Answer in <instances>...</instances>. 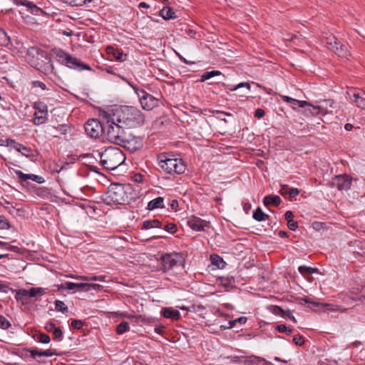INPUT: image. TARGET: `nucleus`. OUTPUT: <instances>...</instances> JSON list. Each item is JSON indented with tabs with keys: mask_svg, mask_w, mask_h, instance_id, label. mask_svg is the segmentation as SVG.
<instances>
[{
	"mask_svg": "<svg viewBox=\"0 0 365 365\" xmlns=\"http://www.w3.org/2000/svg\"><path fill=\"white\" fill-rule=\"evenodd\" d=\"M182 255L178 253L165 254L161 257L163 270L166 272L182 263Z\"/></svg>",
	"mask_w": 365,
	"mask_h": 365,
	"instance_id": "9d476101",
	"label": "nucleus"
},
{
	"mask_svg": "<svg viewBox=\"0 0 365 365\" xmlns=\"http://www.w3.org/2000/svg\"><path fill=\"white\" fill-rule=\"evenodd\" d=\"M298 271L302 274H312V273H317L318 272V269L303 265V266H299L298 267Z\"/></svg>",
	"mask_w": 365,
	"mask_h": 365,
	"instance_id": "72a5a7b5",
	"label": "nucleus"
},
{
	"mask_svg": "<svg viewBox=\"0 0 365 365\" xmlns=\"http://www.w3.org/2000/svg\"><path fill=\"white\" fill-rule=\"evenodd\" d=\"M11 227L9 221L3 215H0V229L9 230Z\"/></svg>",
	"mask_w": 365,
	"mask_h": 365,
	"instance_id": "58836bf2",
	"label": "nucleus"
},
{
	"mask_svg": "<svg viewBox=\"0 0 365 365\" xmlns=\"http://www.w3.org/2000/svg\"><path fill=\"white\" fill-rule=\"evenodd\" d=\"M32 349L24 348L19 349L16 354L21 359L26 360L29 358H31Z\"/></svg>",
	"mask_w": 365,
	"mask_h": 365,
	"instance_id": "2f4dec72",
	"label": "nucleus"
},
{
	"mask_svg": "<svg viewBox=\"0 0 365 365\" xmlns=\"http://www.w3.org/2000/svg\"><path fill=\"white\" fill-rule=\"evenodd\" d=\"M27 10L34 15H38L41 11V9L37 6L34 2L28 0L25 6Z\"/></svg>",
	"mask_w": 365,
	"mask_h": 365,
	"instance_id": "c85d7f7f",
	"label": "nucleus"
},
{
	"mask_svg": "<svg viewBox=\"0 0 365 365\" xmlns=\"http://www.w3.org/2000/svg\"><path fill=\"white\" fill-rule=\"evenodd\" d=\"M284 217L287 222H289V220H293L294 214L292 211L288 210L285 212Z\"/></svg>",
	"mask_w": 365,
	"mask_h": 365,
	"instance_id": "338daca9",
	"label": "nucleus"
},
{
	"mask_svg": "<svg viewBox=\"0 0 365 365\" xmlns=\"http://www.w3.org/2000/svg\"><path fill=\"white\" fill-rule=\"evenodd\" d=\"M276 329L279 332H286L287 335H289L292 332V329L287 327L284 324H279L277 326Z\"/></svg>",
	"mask_w": 365,
	"mask_h": 365,
	"instance_id": "09e8293b",
	"label": "nucleus"
},
{
	"mask_svg": "<svg viewBox=\"0 0 365 365\" xmlns=\"http://www.w3.org/2000/svg\"><path fill=\"white\" fill-rule=\"evenodd\" d=\"M14 148L26 157L34 156L33 150L30 148H28L22 144L16 143V145H14Z\"/></svg>",
	"mask_w": 365,
	"mask_h": 365,
	"instance_id": "b1692460",
	"label": "nucleus"
},
{
	"mask_svg": "<svg viewBox=\"0 0 365 365\" xmlns=\"http://www.w3.org/2000/svg\"><path fill=\"white\" fill-rule=\"evenodd\" d=\"M279 193L283 196L289 195V186L287 185H282L279 190Z\"/></svg>",
	"mask_w": 365,
	"mask_h": 365,
	"instance_id": "4d7b16f0",
	"label": "nucleus"
},
{
	"mask_svg": "<svg viewBox=\"0 0 365 365\" xmlns=\"http://www.w3.org/2000/svg\"><path fill=\"white\" fill-rule=\"evenodd\" d=\"M66 3L74 6H81L86 4L88 2H91V0H65Z\"/></svg>",
	"mask_w": 365,
	"mask_h": 365,
	"instance_id": "a19ab883",
	"label": "nucleus"
},
{
	"mask_svg": "<svg viewBox=\"0 0 365 365\" xmlns=\"http://www.w3.org/2000/svg\"><path fill=\"white\" fill-rule=\"evenodd\" d=\"M160 167L168 174H182L185 171L186 165L181 158H160Z\"/></svg>",
	"mask_w": 365,
	"mask_h": 365,
	"instance_id": "423d86ee",
	"label": "nucleus"
},
{
	"mask_svg": "<svg viewBox=\"0 0 365 365\" xmlns=\"http://www.w3.org/2000/svg\"><path fill=\"white\" fill-rule=\"evenodd\" d=\"M15 173L19 178L21 182H25L27 180H31L38 184L44 182V178L41 176L34 174H25L21 170H15Z\"/></svg>",
	"mask_w": 365,
	"mask_h": 365,
	"instance_id": "2eb2a0df",
	"label": "nucleus"
},
{
	"mask_svg": "<svg viewBox=\"0 0 365 365\" xmlns=\"http://www.w3.org/2000/svg\"><path fill=\"white\" fill-rule=\"evenodd\" d=\"M106 276L101 275V276H92V277H81V279L84 281H101V282H105L106 281Z\"/></svg>",
	"mask_w": 365,
	"mask_h": 365,
	"instance_id": "4c0bfd02",
	"label": "nucleus"
},
{
	"mask_svg": "<svg viewBox=\"0 0 365 365\" xmlns=\"http://www.w3.org/2000/svg\"><path fill=\"white\" fill-rule=\"evenodd\" d=\"M1 205L8 210V212L10 214H13L14 211L16 210V207H14L11 203L7 200H5L4 202L1 203ZM17 211L19 210V209H16Z\"/></svg>",
	"mask_w": 365,
	"mask_h": 365,
	"instance_id": "de8ad7c7",
	"label": "nucleus"
},
{
	"mask_svg": "<svg viewBox=\"0 0 365 365\" xmlns=\"http://www.w3.org/2000/svg\"><path fill=\"white\" fill-rule=\"evenodd\" d=\"M187 224L191 229L196 231L204 230L206 226V222L205 220L196 217H192L189 219Z\"/></svg>",
	"mask_w": 365,
	"mask_h": 365,
	"instance_id": "dca6fc26",
	"label": "nucleus"
},
{
	"mask_svg": "<svg viewBox=\"0 0 365 365\" xmlns=\"http://www.w3.org/2000/svg\"><path fill=\"white\" fill-rule=\"evenodd\" d=\"M264 114H265V112L263 109L257 108L255 112V117H256L257 118H261L264 115Z\"/></svg>",
	"mask_w": 365,
	"mask_h": 365,
	"instance_id": "e2e57ef3",
	"label": "nucleus"
},
{
	"mask_svg": "<svg viewBox=\"0 0 365 365\" xmlns=\"http://www.w3.org/2000/svg\"><path fill=\"white\" fill-rule=\"evenodd\" d=\"M299 194V190L297 188H289V196L290 197H295Z\"/></svg>",
	"mask_w": 365,
	"mask_h": 365,
	"instance_id": "bf43d9fd",
	"label": "nucleus"
},
{
	"mask_svg": "<svg viewBox=\"0 0 365 365\" xmlns=\"http://www.w3.org/2000/svg\"><path fill=\"white\" fill-rule=\"evenodd\" d=\"M106 51L108 54H111L113 58L120 62L125 61L126 54H125L122 51L115 48L112 46H109L106 48Z\"/></svg>",
	"mask_w": 365,
	"mask_h": 365,
	"instance_id": "a211bd4d",
	"label": "nucleus"
},
{
	"mask_svg": "<svg viewBox=\"0 0 365 365\" xmlns=\"http://www.w3.org/2000/svg\"><path fill=\"white\" fill-rule=\"evenodd\" d=\"M58 56L60 58H62V59H59V61L71 68L78 71H91L92 69L89 65L83 63L81 60L76 57H73L63 51H61Z\"/></svg>",
	"mask_w": 365,
	"mask_h": 365,
	"instance_id": "1a4fd4ad",
	"label": "nucleus"
},
{
	"mask_svg": "<svg viewBox=\"0 0 365 365\" xmlns=\"http://www.w3.org/2000/svg\"><path fill=\"white\" fill-rule=\"evenodd\" d=\"M252 217L255 220L258 222L266 221L269 217V216L265 214L260 207H257L255 210V211L253 212Z\"/></svg>",
	"mask_w": 365,
	"mask_h": 365,
	"instance_id": "bb28decb",
	"label": "nucleus"
},
{
	"mask_svg": "<svg viewBox=\"0 0 365 365\" xmlns=\"http://www.w3.org/2000/svg\"><path fill=\"white\" fill-rule=\"evenodd\" d=\"M210 260L212 264L217 266L218 268H223L225 264V262L223 259L217 255H212L210 256Z\"/></svg>",
	"mask_w": 365,
	"mask_h": 365,
	"instance_id": "7c9ffc66",
	"label": "nucleus"
},
{
	"mask_svg": "<svg viewBox=\"0 0 365 365\" xmlns=\"http://www.w3.org/2000/svg\"><path fill=\"white\" fill-rule=\"evenodd\" d=\"M134 181L141 182L143 180V176L141 174H135L133 176Z\"/></svg>",
	"mask_w": 365,
	"mask_h": 365,
	"instance_id": "774afa93",
	"label": "nucleus"
},
{
	"mask_svg": "<svg viewBox=\"0 0 365 365\" xmlns=\"http://www.w3.org/2000/svg\"><path fill=\"white\" fill-rule=\"evenodd\" d=\"M332 51L340 57H347L349 56L347 46L346 45L341 44L340 42L339 45L334 47Z\"/></svg>",
	"mask_w": 365,
	"mask_h": 365,
	"instance_id": "393cba45",
	"label": "nucleus"
},
{
	"mask_svg": "<svg viewBox=\"0 0 365 365\" xmlns=\"http://www.w3.org/2000/svg\"><path fill=\"white\" fill-rule=\"evenodd\" d=\"M11 327V323L2 315H0V328L7 329Z\"/></svg>",
	"mask_w": 365,
	"mask_h": 365,
	"instance_id": "49530a36",
	"label": "nucleus"
},
{
	"mask_svg": "<svg viewBox=\"0 0 365 365\" xmlns=\"http://www.w3.org/2000/svg\"><path fill=\"white\" fill-rule=\"evenodd\" d=\"M77 283L71 282H66V289L68 290H73L77 287Z\"/></svg>",
	"mask_w": 365,
	"mask_h": 365,
	"instance_id": "0e129e2a",
	"label": "nucleus"
},
{
	"mask_svg": "<svg viewBox=\"0 0 365 365\" xmlns=\"http://www.w3.org/2000/svg\"><path fill=\"white\" fill-rule=\"evenodd\" d=\"M336 185L339 190H346L350 187L351 181L346 175H336L335 178Z\"/></svg>",
	"mask_w": 365,
	"mask_h": 365,
	"instance_id": "f3484780",
	"label": "nucleus"
},
{
	"mask_svg": "<svg viewBox=\"0 0 365 365\" xmlns=\"http://www.w3.org/2000/svg\"><path fill=\"white\" fill-rule=\"evenodd\" d=\"M130 329L129 324L127 322H121L116 327V332L118 334H123Z\"/></svg>",
	"mask_w": 365,
	"mask_h": 365,
	"instance_id": "f704fd0d",
	"label": "nucleus"
},
{
	"mask_svg": "<svg viewBox=\"0 0 365 365\" xmlns=\"http://www.w3.org/2000/svg\"><path fill=\"white\" fill-rule=\"evenodd\" d=\"M281 98L283 101L290 103L294 108H295V106H297L299 108H304L307 106H311L309 103L305 101H299L287 96H281Z\"/></svg>",
	"mask_w": 365,
	"mask_h": 365,
	"instance_id": "6ab92c4d",
	"label": "nucleus"
},
{
	"mask_svg": "<svg viewBox=\"0 0 365 365\" xmlns=\"http://www.w3.org/2000/svg\"><path fill=\"white\" fill-rule=\"evenodd\" d=\"M281 314H282V316L283 317H286V318H288L290 320H292L293 322L296 323L297 322V320L296 319L294 318V317L292 315V313L290 310H287V311H284L281 308H279Z\"/></svg>",
	"mask_w": 365,
	"mask_h": 365,
	"instance_id": "c03bdc74",
	"label": "nucleus"
},
{
	"mask_svg": "<svg viewBox=\"0 0 365 365\" xmlns=\"http://www.w3.org/2000/svg\"><path fill=\"white\" fill-rule=\"evenodd\" d=\"M37 356H43V350H39L38 349H32L31 358L36 359Z\"/></svg>",
	"mask_w": 365,
	"mask_h": 365,
	"instance_id": "5fc2aeb1",
	"label": "nucleus"
},
{
	"mask_svg": "<svg viewBox=\"0 0 365 365\" xmlns=\"http://www.w3.org/2000/svg\"><path fill=\"white\" fill-rule=\"evenodd\" d=\"M160 16L165 20L175 19L177 18L173 9L169 6H164L160 11Z\"/></svg>",
	"mask_w": 365,
	"mask_h": 365,
	"instance_id": "4be33fe9",
	"label": "nucleus"
},
{
	"mask_svg": "<svg viewBox=\"0 0 365 365\" xmlns=\"http://www.w3.org/2000/svg\"><path fill=\"white\" fill-rule=\"evenodd\" d=\"M137 93L142 108L145 110H151L158 106L159 100L153 96L148 93L143 89H139L136 86L129 83Z\"/></svg>",
	"mask_w": 365,
	"mask_h": 365,
	"instance_id": "0eeeda50",
	"label": "nucleus"
},
{
	"mask_svg": "<svg viewBox=\"0 0 365 365\" xmlns=\"http://www.w3.org/2000/svg\"><path fill=\"white\" fill-rule=\"evenodd\" d=\"M26 59L31 66L45 73L50 72L53 69L51 58L46 53L36 47H30L28 49Z\"/></svg>",
	"mask_w": 365,
	"mask_h": 365,
	"instance_id": "39448f33",
	"label": "nucleus"
},
{
	"mask_svg": "<svg viewBox=\"0 0 365 365\" xmlns=\"http://www.w3.org/2000/svg\"><path fill=\"white\" fill-rule=\"evenodd\" d=\"M84 323L83 321L79 319H73L71 323V327L73 329H80L83 327Z\"/></svg>",
	"mask_w": 365,
	"mask_h": 365,
	"instance_id": "8fccbe9b",
	"label": "nucleus"
},
{
	"mask_svg": "<svg viewBox=\"0 0 365 365\" xmlns=\"http://www.w3.org/2000/svg\"><path fill=\"white\" fill-rule=\"evenodd\" d=\"M24 297H29V290L20 289L16 291V299L22 300Z\"/></svg>",
	"mask_w": 365,
	"mask_h": 365,
	"instance_id": "79ce46f5",
	"label": "nucleus"
},
{
	"mask_svg": "<svg viewBox=\"0 0 365 365\" xmlns=\"http://www.w3.org/2000/svg\"><path fill=\"white\" fill-rule=\"evenodd\" d=\"M123 143L120 145L127 148L130 151H135L142 147V140L138 137L125 136Z\"/></svg>",
	"mask_w": 365,
	"mask_h": 365,
	"instance_id": "ddd939ff",
	"label": "nucleus"
},
{
	"mask_svg": "<svg viewBox=\"0 0 365 365\" xmlns=\"http://www.w3.org/2000/svg\"><path fill=\"white\" fill-rule=\"evenodd\" d=\"M339 45V41H337L336 38L333 35H329L326 37V46L327 47L332 51L334 47Z\"/></svg>",
	"mask_w": 365,
	"mask_h": 365,
	"instance_id": "cd10ccee",
	"label": "nucleus"
},
{
	"mask_svg": "<svg viewBox=\"0 0 365 365\" xmlns=\"http://www.w3.org/2000/svg\"><path fill=\"white\" fill-rule=\"evenodd\" d=\"M33 86L34 87H39L41 88L42 90H46V86L44 83L41 82V81H33L32 83Z\"/></svg>",
	"mask_w": 365,
	"mask_h": 365,
	"instance_id": "680f3d73",
	"label": "nucleus"
},
{
	"mask_svg": "<svg viewBox=\"0 0 365 365\" xmlns=\"http://www.w3.org/2000/svg\"><path fill=\"white\" fill-rule=\"evenodd\" d=\"M47 289L43 287H31L29 289V297H35L37 295H43L46 292Z\"/></svg>",
	"mask_w": 365,
	"mask_h": 365,
	"instance_id": "c756f323",
	"label": "nucleus"
},
{
	"mask_svg": "<svg viewBox=\"0 0 365 365\" xmlns=\"http://www.w3.org/2000/svg\"><path fill=\"white\" fill-rule=\"evenodd\" d=\"M164 198L163 197H158L150 200L148 205L147 209L149 210H153L158 208H165Z\"/></svg>",
	"mask_w": 365,
	"mask_h": 365,
	"instance_id": "412c9836",
	"label": "nucleus"
},
{
	"mask_svg": "<svg viewBox=\"0 0 365 365\" xmlns=\"http://www.w3.org/2000/svg\"><path fill=\"white\" fill-rule=\"evenodd\" d=\"M56 355H58V354L54 349L43 350V356H53Z\"/></svg>",
	"mask_w": 365,
	"mask_h": 365,
	"instance_id": "13d9d810",
	"label": "nucleus"
},
{
	"mask_svg": "<svg viewBox=\"0 0 365 365\" xmlns=\"http://www.w3.org/2000/svg\"><path fill=\"white\" fill-rule=\"evenodd\" d=\"M164 230L170 233H175L177 231V227L173 223H168L165 225Z\"/></svg>",
	"mask_w": 365,
	"mask_h": 365,
	"instance_id": "864d4df0",
	"label": "nucleus"
},
{
	"mask_svg": "<svg viewBox=\"0 0 365 365\" xmlns=\"http://www.w3.org/2000/svg\"><path fill=\"white\" fill-rule=\"evenodd\" d=\"M287 227L291 230H296L298 227V222L294 220H289L287 222Z\"/></svg>",
	"mask_w": 365,
	"mask_h": 365,
	"instance_id": "6e6d98bb",
	"label": "nucleus"
},
{
	"mask_svg": "<svg viewBox=\"0 0 365 365\" xmlns=\"http://www.w3.org/2000/svg\"><path fill=\"white\" fill-rule=\"evenodd\" d=\"M210 78H211L210 77V74H209L208 71H205L202 74L201 78L199 80V81L204 82Z\"/></svg>",
	"mask_w": 365,
	"mask_h": 365,
	"instance_id": "69168bd1",
	"label": "nucleus"
},
{
	"mask_svg": "<svg viewBox=\"0 0 365 365\" xmlns=\"http://www.w3.org/2000/svg\"><path fill=\"white\" fill-rule=\"evenodd\" d=\"M160 228L161 222L158 220H145L143 222L142 229Z\"/></svg>",
	"mask_w": 365,
	"mask_h": 365,
	"instance_id": "a878e982",
	"label": "nucleus"
},
{
	"mask_svg": "<svg viewBox=\"0 0 365 365\" xmlns=\"http://www.w3.org/2000/svg\"><path fill=\"white\" fill-rule=\"evenodd\" d=\"M293 341L296 345L302 346L304 343V339L302 336L297 334L293 336Z\"/></svg>",
	"mask_w": 365,
	"mask_h": 365,
	"instance_id": "3c124183",
	"label": "nucleus"
},
{
	"mask_svg": "<svg viewBox=\"0 0 365 365\" xmlns=\"http://www.w3.org/2000/svg\"><path fill=\"white\" fill-rule=\"evenodd\" d=\"M61 135H66L71 131V127L67 124L59 125L56 128Z\"/></svg>",
	"mask_w": 365,
	"mask_h": 365,
	"instance_id": "ea45409f",
	"label": "nucleus"
},
{
	"mask_svg": "<svg viewBox=\"0 0 365 365\" xmlns=\"http://www.w3.org/2000/svg\"><path fill=\"white\" fill-rule=\"evenodd\" d=\"M56 328V325L53 322H48L45 325V329L48 332H53V331Z\"/></svg>",
	"mask_w": 365,
	"mask_h": 365,
	"instance_id": "052dcab7",
	"label": "nucleus"
},
{
	"mask_svg": "<svg viewBox=\"0 0 365 365\" xmlns=\"http://www.w3.org/2000/svg\"><path fill=\"white\" fill-rule=\"evenodd\" d=\"M56 309L58 312H61L63 313H66L68 312V307L65 304V303L61 300H56L55 302Z\"/></svg>",
	"mask_w": 365,
	"mask_h": 365,
	"instance_id": "e433bc0d",
	"label": "nucleus"
},
{
	"mask_svg": "<svg viewBox=\"0 0 365 365\" xmlns=\"http://www.w3.org/2000/svg\"><path fill=\"white\" fill-rule=\"evenodd\" d=\"M103 120L106 121V131L104 134L107 140L116 145H119L124 141V138L126 135L124 126L121 123H118L117 120H113V115L108 113H103L102 114Z\"/></svg>",
	"mask_w": 365,
	"mask_h": 365,
	"instance_id": "7ed1b4c3",
	"label": "nucleus"
},
{
	"mask_svg": "<svg viewBox=\"0 0 365 365\" xmlns=\"http://www.w3.org/2000/svg\"><path fill=\"white\" fill-rule=\"evenodd\" d=\"M37 341L43 344H48L51 341V339L48 334L40 333L37 337Z\"/></svg>",
	"mask_w": 365,
	"mask_h": 365,
	"instance_id": "a18cd8bd",
	"label": "nucleus"
},
{
	"mask_svg": "<svg viewBox=\"0 0 365 365\" xmlns=\"http://www.w3.org/2000/svg\"><path fill=\"white\" fill-rule=\"evenodd\" d=\"M106 121L102 123L97 119H89L85 124V131L88 135L93 138H97L106 131Z\"/></svg>",
	"mask_w": 365,
	"mask_h": 365,
	"instance_id": "6e6552de",
	"label": "nucleus"
},
{
	"mask_svg": "<svg viewBox=\"0 0 365 365\" xmlns=\"http://www.w3.org/2000/svg\"><path fill=\"white\" fill-rule=\"evenodd\" d=\"M318 103L319 104L317 106H310L312 107V110L311 111V113L313 115L322 114L323 115H325L328 113H332V110H330V108H331L334 105L333 100L326 99L318 102Z\"/></svg>",
	"mask_w": 365,
	"mask_h": 365,
	"instance_id": "f8f14e48",
	"label": "nucleus"
},
{
	"mask_svg": "<svg viewBox=\"0 0 365 365\" xmlns=\"http://www.w3.org/2000/svg\"><path fill=\"white\" fill-rule=\"evenodd\" d=\"M110 114L113 115V120H117L118 123L129 128L143 125L145 122V117L141 111L133 106H121Z\"/></svg>",
	"mask_w": 365,
	"mask_h": 365,
	"instance_id": "f257e3e1",
	"label": "nucleus"
},
{
	"mask_svg": "<svg viewBox=\"0 0 365 365\" xmlns=\"http://www.w3.org/2000/svg\"><path fill=\"white\" fill-rule=\"evenodd\" d=\"M101 164L106 170H113L125 160L123 152L117 147H108L103 152L98 153Z\"/></svg>",
	"mask_w": 365,
	"mask_h": 365,
	"instance_id": "20e7f679",
	"label": "nucleus"
},
{
	"mask_svg": "<svg viewBox=\"0 0 365 365\" xmlns=\"http://www.w3.org/2000/svg\"><path fill=\"white\" fill-rule=\"evenodd\" d=\"M53 340H56L58 341H61L63 339V332L59 327H56L53 331Z\"/></svg>",
	"mask_w": 365,
	"mask_h": 365,
	"instance_id": "37998d69",
	"label": "nucleus"
},
{
	"mask_svg": "<svg viewBox=\"0 0 365 365\" xmlns=\"http://www.w3.org/2000/svg\"><path fill=\"white\" fill-rule=\"evenodd\" d=\"M162 315L167 319L178 320L180 318V312L177 309L170 307L163 308L161 311Z\"/></svg>",
	"mask_w": 365,
	"mask_h": 365,
	"instance_id": "aec40b11",
	"label": "nucleus"
},
{
	"mask_svg": "<svg viewBox=\"0 0 365 365\" xmlns=\"http://www.w3.org/2000/svg\"><path fill=\"white\" fill-rule=\"evenodd\" d=\"M281 202V198L278 195H269L265 196L263 199V203L265 206L270 205L278 206L280 205Z\"/></svg>",
	"mask_w": 365,
	"mask_h": 365,
	"instance_id": "5701e85b",
	"label": "nucleus"
},
{
	"mask_svg": "<svg viewBox=\"0 0 365 365\" xmlns=\"http://www.w3.org/2000/svg\"><path fill=\"white\" fill-rule=\"evenodd\" d=\"M226 87L231 91H236L238 88H242V87H247L248 90H250V85L247 82H242L238 83L236 86L232 85H227Z\"/></svg>",
	"mask_w": 365,
	"mask_h": 365,
	"instance_id": "c9c22d12",
	"label": "nucleus"
},
{
	"mask_svg": "<svg viewBox=\"0 0 365 365\" xmlns=\"http://www.w3.org/2000/svg\"><path fill=\"white\" fill-rule=\"evenodd\" d=\"M35 109L34 123L35 125H41L46 122L48 118V108L43 102H35L34 103Z\"/></svg>",
	"mask_w": 365,
	"mask_h": 365,
	"instance_id": "9b49d317",
	"label": "nucleus"
},
{
	"mask_svg": "<svg viewBox=\"0 0 365 365\" xmlns=\"http://www.w3.org/2000/svg\"><path fill=\"white\" fill-rule=\"evenodd\" d=\"M9 43V37L3 29H0V46H7Z\"/></svg>",
	"mask_w": 365,
	"mask_h": 365,
	"instance_id": "473e14b6",
	"label": "nucleus"
},
{
	"mask_svg": "<svg viewBox=\"0 0 365 365\" xmlns=\"http://www.w3.org/2000/svg\"><path fill=\"white\" fill-rule=\"evenodd\" d=\"M78 290L89 291L91 289V285L88 283H77Z\"/></svg>",
	"mask_w": 365,
	"mask_h": 365,
	"instance_id": "603ef678",
	"label": "nucleus"
},
{
	"mask_svg": "<svg viewBox=\"0 0 365 365\" xmlns=\"http://www.w3.org/2000/svg\"><path fill=\"white\" fill-rule=\"evenodd\" d=\"M130 190H131L130 185L111 184L103 196V201L109 205L128 204L132 198L130 196L131 194L129 192Z\"/></svg>",
	"mask_w": 365,
	"mask_h": 365,
	"instance_id": "f03ea898",
	"label": "nucleus"
},
{
	"mask_svg": "<svg viewBox=\"0 0 365 365\" xmlns=\"http://www.w3.org/2000/svg\"><path fill=\"white\" fill-rule=\"evenodd\" d=\"M350 99L355 102L359 108H365V93L359 91H350L347 93Z\"/></svg>",
	"mask_w": 365,
	"mask_h": 365,
	"instance_id": "4468645a",
	"label": "nucleus"
}]
</instances>
